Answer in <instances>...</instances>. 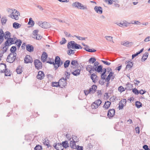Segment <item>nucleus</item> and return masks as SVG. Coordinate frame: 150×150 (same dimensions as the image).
<instances>
[{
  "mask_svg": "<svg viewBox=\"0 0 150 150\" xmlns=\"http://www.w3.org/2000/svg\"><path fill=\"white\" fill-rule=\"evenodd\" d=\"M28 25H33L34 24V22L32 20V18H29V21L28 23Z\"/></svg>",
  "mask_w": 150,
  "mask_h": 150,
  "instance_id": "c03bdc74",
  "label": "nucleus"
},
{
  "mask_svg": "<svg viewBox=\"0 0 150 150\" xmlns=\"http://www.w3.org/2000/svg\"><path fill=\"white\" fill-rule=\"evenodd\" d=\"M6 70V65L5 64H0V72L3 73Z\"/></svg>",
  "mask_w": 150,
  "mask_h": 150,
  "instance_id": "a211bd4d",
  "label": "nucleus"
},
{
  "mask_svg": "<svg viewBox=\"0 0 150 150\" xmlns=\"http://www.w3.org/2000/svg\"><path fill=\"white\" fill-rule=\"evenodd\" d=\"M97 77V76L94 73L91 74V79L94 83H96L98 81Z\"/></svg>",
  "mask_w": 150,
  "mask_h": 150,
  "instance_id": "5701e85b",
  "label": "nucleus"
},
{
  "mask_svg": "<svg viewBox=\"0 0 150 150\" xmlns=\"http://www.w3.org/2000/svg\"><path fill=\"white\" fill-rule=\"evenodd\" d=\"M4 34L3 30L0 29V43H1L3 41V38Z\"/></svg>",
  "mask_w": 150,
  "mask_h": 150,
  "instance_id": "c756f323",
  "label": "nucleus"
},
{
  "mask_svg": "<svg viewBox=\"0 0 150 150\" xmlns=\"http://www.w3.org/2000/svg\"><path fill=\"white\" fill-rule=\"evenodd\" d=\"M75 36L79 40H85V38H82L79 36L76 35Z\"/></svg>",
  "mask_w": 150,
  "mask_h": 150,
  "instance_id": "052dcab7",
  "label": "nucleus"
},
{
  "mask_svg": "<svg viewBox=\"0 0 150 150\" xmlns=\"http://www.w3.org/2000/svg\"><path fill=\"white\" fill-rule=\"evenodd\" d=\"M149 55V53L148 52L145 53L142 58V61L144 62L147 59Z\"/></svg>",
  "mask_w": 150,
  "mask_h": 150,
  "instance_id": "2f4dec72",
  "label": "nucleus"
},
{
  "mask_svg": "<svg viewBox=\"0 0 150 150\" xmlns=\"http://www.w3.org/2000/svg\"><path fill=\"white\" fill-rule=\"evenodd\" d=\"M143 50H144V49L142 48L140 50L139 52H137V53L135 54H133L132 55V59L134 58L135 57H136V56L138 55L139 54H140V53H141L142 52Z\"/></svg>",
  "mask_w": 150,
  "mask_h": 150,
  "instance_id": "a19ab883",
  "label": "nucleus"
},
{
  "mask_svg": "<svg viewBox=\"0 0 150 150\" xmlns=\"http://www.w3.org/2000/svg\"><path fill=\"white\" fill-rule=\"evenodd\" d=\"M133 92L135 94L138 95L139 93L138 91L136 88H134L132 90Z\"/></svg>",
  "mask_w": 150,
  "mask_h": 150,
  "instance_id": "bf43d9fd",
  "label": "nucleus"
},
{
  "mask_svg": "<svg viewBox=\"0 0 150 150\" xmlns=\"http://www.w3.org/2000/svg\"><path fill=\"white\" fill-rule=\"evenodd\" d=\"M10 37V33L9 32L7 31L4 34V38L6 39L9 38Z\"/></svg>",
  "mask_w": 150,
  "mask_h": 150,
  "instance_id": "c9c22d12",
  "label": "nucleus"
},
{
  "mask_svg": "<svg viewBox=\"0 0 150 150\" xmlns=\"http://www.w3.org/2000/svg\"><path fill=\"white\" fill-rule=\"evenodd\" d=\"M15 43L16 44V45L18 46V47H19L21 45L22 42L21 40H16V39L15 42Z\"/></svg>",
  "mask_w": 150,
  "mask_h": 150,
  "instance_id": "ea45409f",
  "label": "nucleus"
},
{
  "mask_svg": "<svg viewBox=\"0 0 150 150\" xmlns=\"http://www.w3.org/2000/svg\"><path fill=\"white\" fill-rule=\"evenodd\" d=\"M67 42V41L64 38H63L62 40L60 42V44L61 45H63L65 44Z\"/></svg>",
  "mask_w": 150,
  "mask_h": 150,
  "instance_id": "6e6d98bb",
  "label": "nucleus"
},
{
  "mask_svg": "<svg viewBox=\"0 0 150 150\" xmlns=\"http://www.w3.org/2000/svg\"><path fill=\"white\" fill-rule=\"evenodd\" d=\"M77 142V141L71 140L70 143V145L71 147L73 149H76V145L75 142Z\"/></svg>",
  "mask_w": 150,
  "mask_h": 150,
  "instance_id": "a878e982",
  "label": "nucleus"
},
{
  "mask_svg": "<svg viewBox=\"0 0 150 150\" xmlns=\"http://www.w3.org/2000/svg\"><path fill=\"white\" fill-rule=\"evenodd\" d=\"M125 89L122 86H120L118 87V91L121 93L124 91Z\"/></svg>",
  "mask_w": 150,
  "mask_h": 150,
  "instance_id": "a18cd8bd",
  "label": "nucleus"
},
{
  "mask_svg": "<svg viewBox=\"0 0 150 150\" xmlns=\"http://www.w3.org/2000/svg\"><path fill=\"white\" fill-rule=\"evenodd\" d=\"M101 103L102 101L100 100H97L92 103L91 105V107L92 109H96L100 106Z\"/></svg>",
  "mask_w": 150,
  "mask_h": 150,
  "instance_id": "39448f33",
  "label": "nucleus"
},
{
  "mask_svg": "<svg viewBox=\"0 0 150 150\" xmlns=\"http://www.w3.org/2000/svg\"><path fill=\"white\" fill-rule=\"evenodd\" d=\"M38 30H35L33 32V37L36 40H40L41 39L42 37L39 34H38Z\"/></svg>",
  "mask_w": 150,
  "mask_h": 150,
  "instance_id": "423d86ee",
  "label": "nucleus"
},
{
  "mask_svg": "<svg viewBox=\"0 0 150 150\" xmlns=\"http://www.w3.org/2000/svg\"><path fill=\"white\" fill-rule=\"evenodd\" d=\"M16 56V53H10L7 57V61L9 63H12L15 59Z\"/></svg>",
  "mask_w": 150,
  "mask_h": 150,
  "instance_id": "20e7f679",
  "label": "nucleus"
},
{
  "mask_svg": "<svg viewBox=\"0 0 150 150\" xmlns=\"http://www.w3.org/2000/svg\"><path fill=\"white\" fill-rule=\"evenodd\" d=\"M115 113V110L114 109H110L108 110V117L109 118H110L114 116Z\"/></svg>",
  "mask_w": 150,
  "mask_h": 150,
  "instance_id": "1a4fd4ad",
  "label": "nucleus"
},
{
  "mask_svg": "<svg viewBox=\"0 0 150 150\" xmlns=\"http://www.w3.org/2000/svg\"><path fill=\"white\" fill-rule=\"evenodd\" d=\"M102 62L105 64H106L107 65H109L110 64V63L108 62L107 61H104L103 60H102Z\"/></svg>",
  "mask_w": 150,
  "mask_h": 150,
  "instance_id": "774afa93",
  "label": "nucleus"
},
{
  "mask_svg": "<svg viewBox=\"0 0 150 150\" xmlns=\"http://www.w3.org/2000/svg\"><path fill=\"white\" fill-rule=\"evenodd\" d=\"M62 145L63 146V148L64 147L65 148L69 146V144L67 143V142H63L62 143Z\"/></svg>",
  "mask_w": 150,
  "mask_h": 150,
  "instance_id": "603ef678",
  "label": "nucleus"
},
{
  "mask_svg": "<svg viewBox=\"0 0 150 150\" xmlns=\"http://www.w3.org/2000/svg\"><path fill=\"white\" fill-rule=\"evenodd\" d=\"M42 146L39 145H37L34 148V150H42Z\"/></svg>",
  "mask_w": 150,
  "mask_h": 150,
  "instance_id": "49530a36",
  "label": "nucleus"
},
{
  "mask_svg": "<svg viewBox=\"0 0 150 150\" xmlns=\"http://www.w3.org/2000/svg\"><path fill=\"white\" fill-rule=\"evenodd\" d=\"M67 48L69 49H81L82 47L79 45L77 44L74 41H71L67 44Z\"/></svg>",
  "mask_w": 150,
  "mask_h": 150,
  "instance_id": "f03ea898",
  "label": "nucleus"
},
{
  "mask_svg": "<svg viewBox=\"0 0 150 150\" xmlns=\"http://www.w3.org/2000/svg\"><path fill=\"white\" fill-rule=\"evenodd\" d=\"M74 50H72L71 49H69L67 51V54L69 55H71V54H73L74 53Z\"/></svg>",
  "mask_w": 150,
  "mask_h": 150,
  "instance_id": "58836bf2",
  "label": "nucleus"
},
{
  "mask_svg": "<svg viewBox=\"0 0 150 150\" xmlns=\"http://www.w3.org/2000/svg\"><path fill=\"white\" fill-rule=\"evenodd\" d=\"M113 74L114 73L113 72H110L109 75L108 76L106 79H105L106 81L109 82L111 78L113 79L114 78V76H113Z\"/></svg>",
  "mask_w": 150,
  "mask_h": 150,
  "instance_id": "b1692460",
  "label": "nucleus"
},
{
  "mask_svg": "<svg viewBox=\"0 0 150 150\" xmlns=\"http://www.w3.org/2000/svg\"><path fill=\"white\" fill-rule=\"evenodd\" d=\"M34 63L35 68L37 69H39L42 68V63L39 60H35L34 61Z\"/></svg>",
  "mask_w": 150,
  "mask_h": 150,
  "instance_id": "6e6552de",
  "label": "nucleus"
},
{
  "mask_svg": "<svg viewBox=\"0 0 150 150\" xmlns=\"http://www.w3.org/2000/svg\"><path fill=\"white\" fill-rule=\"evenodd\" d=\"M39 26L42 28H47L48 27V23L46 22L42 23L41 22H39L38 23Z\"/></svg>",
  "mask_w": 150,
  "mask_h": 150,
  "instance_id": "4468645a",
  "label": "nucleus"
},
{
  "mask_svg": "<svg viewBox=\"0 0 150 150\" xmlns=\"http://www.w3.org/2000/svg\"><path fill=\"white\" fill-rule=\"evenodd\" d=\"M42 143L43 144L46 146H47L48 147H49V143L48 140L47 139H42Z\"/></svg>",
  "mask_w": 150,
  "mask_h": 150,
  "instance_id": "f704fd0d",
  "label": "nucleus"
},
{
  "mask_svg": "<svg viewBox=\"0 0 150 150\" xmlns=\"http://www.w3.org/2000/svg\"><path fill=\"white\" fill-rule=\"evenodd\" d=\"M16 39V38H8L5 43H6V44L8 46L10 45L11 44H13L15 42Z\"/></svg>",
  "mask_w": 150,
  "mask_h": 150,
  "instance_id": "9b49d317",
  "label": "nucleus"
},
{
  "mask_svg": "<svg viewBox=\"0 0 150 150\" xmlns=\"http://www.w3.org/2000/svg\"><path fill=\"white\" fill-rule=\"evenodd\" d=\"M126 101L125 99H123L121 100L119 103V109H122L123 108L124 106L126 105Z\"/></svg>",
  "mask_w": 150,
  "mask_h": 150,
  "instance_id": "ddd939ff",
  "label": "nucleus"
},
{
  "mask_svg": "<svg viewBox=\"0 0 150 150\" xmlns=\"http://www.w3.org/2000/svg\"><path fill=\"white\" fill-rule=\"evenodd\" d=\"M60 59L59 56H57L55 59V63L54 64L55 69H56L60 65L62 64V62L60 63Z\"/></svg>",
  "mask_w": 150,
  "mask_h": 150,
  "instance_id": "0eeeda50",
  "label": "nucleus"
},
{
  "mask_svg": "<svg viewBox=\"0 0 150 150\" xmlns=\"http://www.w3.org/2000/svg\"><path fill=\"white\" fill-rule=\"evenodd\" d=\"M24 60L25 62L26 63H31L33 61L31 57L28 55L26 56Z\"/></svg>",
  "mask_w": 150,
  "mask_h": 150,
  "instance_id": "f3484780",
  "label": "nucleus"
},
{
  "mask_svg": "<svg viewBox=\"0 0 150 150\" xmlns=\"http://www.w3.org/2000/svg\"><path fill=\"white\" fill-rule=\"evenodd\" d=\"M71 64L73 66L76 67L78 64V63L77 61L73 60L72 61Z\"/></svg>",
  "mask_w": 150,
  "mask_h": 150,
  "instance_id": "79ce46f5",
  "label": "nucleus"
},
{
  "mask_svg": "<svg viewBox=\"0 0 150 150\" xmlns=\"http://www.w3.org/2000/svg\"><path fill=\"white\" fill-rule=\"evenodd\" d=\"M52 86L54 87H58L59 86V82H52Z\"/></svg>",
  "mask_w": 150,
  "mask_h": 150,
  "instance_id": "5fc2aeb1",
  "label": "nucleus"
},
{
  "mask_svg": "<svg viewBox=\"0 0 150 150\" xmlns=\"http://www.w3.org/2000/svg\"><path fill=\"white\" fill-rule=\"evenodd\" d=\"M7 19L6 17H3L1 18V22L2 24L3 25V24H5L6 23V22L7 21Z\"/></svg>",
  "mask_w": 150,
  "mask_h": 150,
  "instance_id": "09e8293b",
  "label": "nucleus"
},
{
  "mask_svg": "<svg viewBox=\"0 0 150 150\" xmlns=\"http://www.w3.org/2000/svg\"><path fill=\"white\" fill-rule=\"evenodd\" d=\"M89 62L90 63H94L96 61V59L94 58H91L89 60Z\"/></svg>",
  "mask_w": 150,
  "mask_h": 150,
  "instance_id": "864d4df0",
  "label": "nucleus"
},
{
  "mask_svg": "<svg viewBox=\"0 0 150 150\" xmlns=\"http://www.w3.org/2000/svg\"><path fill=\"white\" fill-rule=\"evenodd\" d=\"M111 104V103L109 101L105 102L103 106V108L105 109H108L110 107Z\"/></svg>",
  "mask_w": 150,
  "mask_h": 150,
  "instance_id": "bb28decb",
  "label": "nucleus"
},
{
  "mask_svg": "<svg viewBox=\"0 0 150 150\" xmlns=\"http://www.w3.org/2000/svg\"><path fill=\"white\" fill-rule=\"evenodd\" d=\"M105 38L107 41L109 42H113V37L111 36H106L105 37Z\"/></svg>",
  "mask_w": 150,
  "mask_h": 150,
  "instance_id": "4c0bfd02",
  "label": "nucleus"
},
{
  "mask_svg": "<svg viewBox=\"0 0 150 150\" xmlns=\"http://www.w3.org/2000/svg\"><path fill=\"white\" fill-rule=\"evenodd\" d=\"M125 63H127V64L126 66V69L128 70H130L132 68L133 65L132 62H125Z\"/></svg>",
  "mask_w": 150,
  "mask_h": 150,
  "instance_id": "412c9836",
  "label": "nucleus"
},
{
  "mask_svg": "<svg viewBox=\"0 0 150 150\" xmlns=\"http://www.w3.org/2000/svg\"><path fill=\"white\" fill-rule=\"evenodd\" d=\"M95 11L97 13L101 14L103 12V9L102 7L100 6H96L94 8Z\"/></svg>",
  "mask_w": 150,
  "mask_h": 150,
  "instance_id": "dca6fc26",
  "label": "nucleus"
},
{
  "mask_svg": "<svg viewBox=\"0 0 150 150\" xmlns=\"http://www.w3.org/2000/svg\"><path fill=\"white\" fill-rule=\"evenodd\" d=\"M81 70L80 69H76L72 72V74L75 76H77L80 74Z\"/></svg>",
  "mask_w": 150,
  "mask_h": 150,
  "instance_id": "7c9ffc66",
  "label": "nucleus"
},
{
  "mask_svg": "<svg viewBox=\"0 0 150 150\" xmlns=\"http://www.w3.org/2000/svg\"><path fill=\"white\" fill-rule=\"evenodd\" d=\"M59 86L61 88L65 87L66 85V79L64 78L61 79L59 81Z\"/></svg>",
  "mask_w": 150,
  "mask_h": 150,
  "instance_id": "9d476101",
  "label": "nucleus"
},
{
  "mask_svg": "<svg viewBox=\"0 0 150 150\" xmlns=\"http://www.w3.org/2000/svg\"><path fill=\"white\" fill-rule=\"evenodd\" d=\"M26 50L29 52H31L33 50V47L32 45H28L26 46Z\"/></svg>",
  "mask_w": 150,
  "mask_h": 150,
  "instance_id": "473e14b6",
  "label": "nucleus"
},
{
  "mask_svg": "<svg viewBox=\"0 0 150 150\" xmlns=\"http://www.w3.org/2000/svg\"><path fill=\"white\" fill-rule=\"evenodd\" d=\"M8 45L5 43L4 45H2L1 47V53H4L5 52L8 48Z\"/></svg>",
  "mask_w": 150,
  "mask_h": 150,
  "instance_id": "f8f14e48",
  "label": "nucleus"
},
{
  "mask_svg": "<svg viewBox=\"0 0 150 150\" xmlns=\"http://www.w3.org/2000/svg\"><path fill=\"white\" fill-rule=\"evenodd\" d=\"M77 150H83V147L82 146H79V145H77L76 148Z\"/></svg>",
  "mask_w": 150,
  "mask_h": 150,
  "instance_id": "e2e57ef3",
  "label": "nucleus"
},
{
  "mask_svg": "<svg viewBox=\"0 0 150 150\" xmlns=\"http://www.w3.org/2000/svg\"><path fill=\"white\" fill-rule=\"evenodd\" d=\"M135 104L136 106L138 108H139L142 106L141 103L139 101L136 102Z\"/></svg>",
  "mask_w": 150,
  "mask_h": 150,
  "instance_id": "37998d69",
  "label": "nucleus"
},
{
  "mask_svg": "<svg viewBox=\"0 0 150 150\" xmlns=\"http://www.w3.org/2000/svg\"><path fill=\"white\" fill-rule=\"evenodd\" d=\"M122 25L123 26H125V27H127L130 24L126 21H124L122 22Z\"/></svg>",
  "mask_w": 150,
  "mask_h": 150,
  "instance_id": "3c124183",
  "label": "nucleus"
},
{
  "mask_svg": "<svg viewBox=\"0 0 150 150\" xmlns=\"http://www.w3.org/2000/svg\"><path fill=\"white\" fill-rule=\"evenodd\" d=\"M16 47L14 46H12L10 49V51L11 52V53H16L15 52L16 51Z\"/></svg>",
  "mask_w": 150,
  "mask_h": 150,
  "instance_id": "8fccbe9b",
  "label": "nucleus"
},
{
  "mask_svg": "<svg viewBox=\"0 0 150 150\" xmlns=\"http://www.w3.org/2000/svg\"><path fill=\"white\" fill-rule=\"evenodd\" d=\"M97 88V86L95 85H93L89 89L91 94H93L96 91Z\"/></svg>",
  "mask_w": 150,
  "mask_h": 150,
  "instance_id": "393cba45",
  "label": "nucleus"
},
{
  "mask_svg": "<svg viewBox=\"0 0 150 150\" xmlns=\"http://www.w3.org/2000/svg\"><path fill=\"white\" fill-rule=\"evenodd\" d=\"M13 27L15 29H18L20 28L21 26V24L17 22H14L13 23Z\"/></svg>",
  "mask_w": 150,
  "mask_h": 150,
  "instance_id": "72a5a7b5",
  "label": "nucleus"
},
{
  "mask_svg": "<svg viewBox=\"0 0 150 150\" xmlns=\"http://www.w3.org/2000/svg\"><path fill=\"white\" fill-rule=\"evenodd\" d=\"M121 44L123 46L127 47L132 45L133 43L131 42L127 41H123L121 42Z\"/></svg>",
  "mask_w": 150,
  "mask_h": 150,
  "instance_id": "aec40b11",
  "label": "nucleus"
},
{
  "mask_svg": "<svg viewBox=\"0 0 150 150\" xmlns=\"http://www.w3.org/2000/svg\"><path fill=\"white\" fill-rule=\"evenodd\" d=\"M47 57V54L45 52H44L42 55V60L43 62H45L46 60Z\"/></svg>",
  "mask_w": 150,
  "mask_h": 150,
  "instance_id": "cd10ccee",
  "label": "nucleus"
},
{
  "mask_svg": "<svg viewBox=\"0 0 150 150\" xmlns=\"http://www.w3.org/2000/svg\"><path fill=\"white\" fill-rule=\"evenodd\" d=\"M7 11L8 13L10 14L8 16L9 17L16 20H19L21 15L18 11L13 8H8Z\"/></svg>",
  "mask_w": 150,
  "mask_h": 150,
  "instance_id": "f257e3e1",
  "label": "nucleus"
},
{
  "mask_svg": "<svg viewBox=\"0 0 150 150\" xmlns=\"http://www.w3.org/2000/svg\"><path fill=\"white\" fill-rule=\"evenodd\" d=\"M4 72L5 73V75L6 76H9L11 75V73L10 71H8L7 70H5V71Z\"/></svg>",
  "mask_w": 150,
  "mask_h": 150,
  "instance_id": "13d9d810",
  "label": "nucleus"
},
{
  "mask_svg": "<svg viewBox=\"0 0 150 150\" xmlns=\"http://www.w3.org/2000/svg\"><path fill=\"white\" fill-rule=\"evenodd\" d=\"M134 25H142V23L139 21H135Z\"/></svg>",
  "mask_w": 150,
  "mask_h": 150,
  "instance_id": "0e129e2a",
  "label": "nucleus"
},
{
  "mask_svg": "<svg viewBox=\"0 0 150 150\" xmlns=\"http://www.w3.org/2000/svg\"><path fill=\"white\" fill-rule=\"evenodd\" d=\"M70 62L69 60H67L64 63V67L65 68H66L67 67H68L69 64Z\"/></svg>",
  "mask_w": 150,
  "mask_h": 150,
  "instance_id": "de8ad7c7",
  "label": "nucleus"
},
{
  "mask_svg": "<svg viewBox=\"0 0 150 150\" xmlns=\"http://www.w3.org/2000/svg\"><path fill=\"white\" fill-rule=\"evenodd\" d=\"M86 70L88 71L90 74L92 73V71H94V67L91 65H87L86 67Z\"/></svg>",
  "mask_w": 150,
  "mask_h": 150,
  "instance_id": "2eb2a0df",
  "label": "nucleus"
},
{
  "mask_svg": "<svg viewBox=\"0 0 150 150\" xmlns=\"http://www.w3.org/2000/svg\"><path fill=\"white\" fill-rule=\"evenodd\" d=\"M106 75L105 74V72H103L102 73L101 75V77L103 79H105Z\"/></svg>",
  "mask_w": 150,
  "mask_h": 150,
  "instance_id": "4d7b16f0",
  "label": "nucleus"
},
{
  "mask_svg": "<svg viewBox=\"0 0 150 150\" xmlns=\"http://www.w3.org/2000/svg\"><path fill=\"white\" fill-rule=\"evenodd\" d=\"M54 146L57 150H63V146L61 144H57L55 145H54Z\"/></svg>",
  "mask_w": 150,
  "mask_h": 150,
  "instance_id": "4be33fe9",
  "label": "nucleus"
},
{
  "mask_svg": "<svg viewBox=\"0 0 150 150\" xmlns=\"http://www.w3.org/2000/svg\"><path fill=\"white\" fill-rule=\"evenodd\" d=\"M102 66L100 65L96 67H94V71L95 70L99 73L102 71Z\"/></svg>",
  "mask_w": 150,
  "mask_h": 150,
  "instance_id": "c85d7f7f",
  "label": "nucleus"
},
{
  "mask_svg": "<svg viewBox=\"0 0 150 150\" xmlns=\"http://www.w3.org/2000/svg\"><path fill=\"white\" fill-rule=\"evenodd\" d=\"M133 82H134V84L136 85H138V84L139 83H140V82L139 81H137V80H134V81H133Z\"/></svg>",
  "mask_w": 150,
  "mask_h": 150,
  "instance_id": "338daca9",
  "label": "nucleus"
},
{
  "mask_svg": "<svg viewBox=\"0 0 150 150\" xmlns=\"http://www.w3.org/2000/svg\"><path fill=\"white\" fill-rule=\"evenodd\" d=\"M144 42H147L150 41V36H148L146 37L144 40Z\"/></svg>",
  "mask_w": 150,
  "mask_h": 150,
  "instance_id": "680f3d73",
  "label": "nucleus"
},
{
  "mask_svg": "<svg viewBox=\"0 0 150 150\" xmlns=\"http://www.w3.org/2000/svg\"><path fill=\"white\" fill-rule=\"evenodd\" d=\"M44 77V74L42 71H40L38 72L37 76V78L40 80L42 79Z\"/></svg>",
  "mask_w": 150,
  "mask_h": 150,
  "instance_id": "6ab92c4d",
  "label": "nucleus"
},
{
  "mask_svg": "<svg viewBox=\"0 0 150 150\" xmlns=\"http://www.w3.org/2000/svg\"><path fill=\"white\" fill-rule=\"evenodd\" d=\"M72 6L74 7L83 10L87 9V7L86 6L83 5L81 3L77 1L73 3L72 4Z\"/></svg>",
  "mask_w": 150,
  "mask_h": 150,
  "instance_id": "7ed1b4c3",
  "label": "nucleus"
},
{
  "mask_svg": "<svg viewBox=\"0 0 150 150\" xmlns=\"http://www.w3.org/2000/svg\"><path fill=\"white\" fill-rule=\"evenodd\" d=\"M22 67L21 66L18 67L16 69V71L18 74H20L22 73Z\"/></svg>",
  "mask_w": 150,
  "mask_h": 150,
  "instance_id": "e433bc0d",
  "label": "nucleus"
},
{
  "mask_svg": "<svg viewBox=\"0 0 150 150\" xmlns=\"http://www.w3.org/2000/svg\"><path fill=\"white\" fill-rule=\"evenodd\" d=\"M86 51L90 52H94L96 51V50L94 49H88L87 50H86Z\"/></svg>",
  "mask_w": 150,
  "mask_h": 150,
  "instance_id": "69168bd1",
  "label": "nucleus"
}]
</instances>
